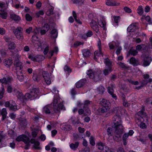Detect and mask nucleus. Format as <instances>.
Returning <instances> with one entry per match:
<instances>
[{
    "label": "nucleus",
    "mask_w": 152,
    "mask_h": 152,
    "mask_svg": "<svg viewBox=\"0 0 152 152\" xmlns=\"http://www.w3.org/2000/svg\"><path fill=\"white\" fill-rule=\"evenodd\" d=\"M114 125L113 128L114 129L113 131V138L118 142L121 138V135L124 132V128L122 124V121L119 115H115L113 118Z\"/></svg>",
    "instance_id": "1"
},
{
    "label": "nucleus",
    "mask_w": 152,
    "mask_h": 152,
    "mask_svg": "<svg viewBox=\"0 0 152 152\" xmlns=\"http://www.w3.org/2000/svg\"><path fill=\"white\" fill-rule=\"evenodd\" d=\"M23 29L21 27H18L16 28L13 29V32L16 38L20 41H22L24 39L23 34L22 31Z\"/></svg>",
    "instance_id": "2"
},
{
    "label": "nucleus",
    "mask_w": 152,
    "mask_h": 152,
    "mask_svg": "<svg viewBox=\"0 0 152 152\" xmlns=\"http://www.w3.org/2000/svg\"><path fill=\"white\" fill-rule=\"evenodd\" d=\"M43 111L46 114H54L55 113H58V110L56 109V106L54 105L53 107L52 105H48L43 108Z\"/></svg>",
    "instance_id": "3"
},
{
    "label": "nucleus",
    "mask_w": 152,
    "mask_h": 152,
    "mask_svg": "<svg viewBox=\"0 0 152 152\" xmlns=\"http://www.w3.org/2000/svg\"><path fill=\"white\" fill-rule=\"evenodd\" d=\"M96 145L98 149L102 152H113L111 149H109L107 146L105 145L101 142L97 143Z\"/></svg>",
    "instance_id": "4"
},
{
    "label": "nucleus",
    "mask_w": 152,
    "mask_h": 152,
    "mask_svg": "<svg viewBox=\"0 0 152 152\" xmlns=\"http://www.w3.org/2000/svg\"><path fill=\"white\" fill-rule=\"evenodd\" d=\"M59 99L58 98L55 99L53 102V107H54V105L56 106V108L58 110V112H59L60 110L63 109L64 105L62 103H59Z\"/></svg>",
    "instance_id": "5"
},
{
    "label": "nucleus",
    "mask_w": 152,
    "mask_h": 152,
    "mask_svg": "<svg viewBox=\"0 0 152 152\" xmlns=\"http://www.w3.org/2000/svg\"><path fill=\"white\" fill-rule=\"evenodd\" d=\"M42 76L46 83L48 85L50 84L51 80L48 73L46 71H43L42 73Z\"/></svg>",
    "instance_id": "6"
},
{
    "label": "nucleus",
    "mask_w": 152,
    "mask_h": 152,
    "mask_svg": "<svg viewBox=\"0 0 152 152\" xmlns=\"http://www.w3.org/2000/svg\"><path fill=\"white\" fill-rule=\"evenodd\" d=\"M91 28L96 33L99 31V27L96 21L94 20H92L90 23Z\"/></svg>",
    "instance_id": "7"
},
{
    "label": "nucleus",
    "mask_w": 152,
    "mask_h": 152,
    "mask_svg": "<svg viewBox=\"0 0 152 152\" xmlns=\"http://www.w3.org/2000/svg\"><path fill=\"white\" fill-rule=\"evenodd\" d=\"M29 138L25 135H22L19 136L16 138L18 141H23L24 142H27Z\"/></svg>",
    "instance_id": "8"
},
{
    "label": "nucleus",
    "mask_w": 152,
    "mask_h": 152,
    "mask_svg": "<svg viewBox=\"0 0 152 152\" xmlns=\"http://www.w3.org/2000/svg\"><path fill=\"white\" fill-rule=\"evenodd\" d=\"M39 92V90L37 88H33L31 90L30 93L31 94V93H32L33 95V96L31 95L33 99H34L37 97Z\"/></svg>",
    "instance_id": "9"
},
{
    "label": "nucleus",
    "mask_w": 152,
    "mask_h": 152,
    "mask_svg": "<svg viewBox=\"0 0 152 152\" xmlns=\"http://www.w3.org/2000/svg\"><path fill=\"white\" fill-rule=\"evenodd\" d=\"M136 24V23H133L130 25L127 28V31L129 32H133L138 29Z\"/></svg>",
    "instance_id": "10"
},
{
    "label": "nucleus",
    "mask_w": 152,
    "mask_h": 152,
    "mask_svg": "<svg viewBox=\"0 0 152 152\" xmlns=\"http://www.w3.org/2000/svg\"><path fill=\"white\" fill-rule=\"evenodd\" d=\"M106 4L108 6H115L119 5L120 3L115 1H112L110 0H107L106 1Z\"/></svg>",
    "instance_id": "11"
},
{
    "label": "nucleus",
    "mask_w": 152,
    "mask_h": 152,
    "mask_svg": "<svg viewBox=\"0 0 152 152\" xmlns=\"http://www.w3.org/2000/svg\"><path fill=\"white\" fill-rule=\"evenodd\" d=\"M130 63L134 66H137L140 64L139 60L136 59L135 58L132 57L130 59Z\"/></svg>",
    "instance_id": "12"
},
{
    "label": "nucleus",
    "mask_w": 152,
    "mask_h": 152,
    "mask_svg": "<svg viewBox=\"0 0 152 152\" xmlns=\"http://www.w3.org/2000/svg\"><path fill=\"white\" fill-rule=\"evenodd\" d=\"M91 102V101L88 100L85 101L84 102L83 107V109L84 110L86 111L87 113L88 114H90L91 112L90 110L88 108V104H90Z\"/></svg>",
    "instance_id": "13"
},
{
    "label": "nucleus",
    "mask_w": 152,
    "mask_h": 152,
    "mask_svg": "<svg viewBox=\"0 0 152 152\" xmlns=\"http://www.w3.org/2000/svg\"><path fill=\"white\" fill-rule=\"evenodd\" d=\"M16 95L18 99H19L22 102H24V96H23L21 92L17 91L16 92Z\"/></svg>",
    "instance_id": "14"
},
{
    "label": "nucleus",
    "mask_w": 152,
    "mask_h": 152,
    "mask_svg": "<svg viewBox=\"0 0 152 152\" xmlns=\"http://www.w3.org/2000/svg\"><path fill=\"white\" fill-rule=\"evenodd\" d=\"M10 17L11 18L16 22H18L20 20V18L19 16L13 13L10 14Z\"/></svg>",
    "instance_id": "15"
},
{
    "label": "nucleus",
    "mask_w": 152,
    "mask_h": 152,
    "mask_svg": "<svg viewBox=\"0 0 152 152\" xmlns=\"http://www.w3.org/2000/svg\"><path fill=\"white\" fill-rule=\"evenodd\" d=\"M100 104L102 106L110 107V103L109 102L105 99H103L100 101Z\"/></svg>",
    "instance_id": "16"
},
{
    "label": "nucleus",
    "mask_w": 152,
    "mask_h": 152,
    "mask_svg": "<svg viewBox=\"0 0 152 152\" xmlns=\"http://www.w3.org/2000/svg\"><path fill=\"white\" fill-rule=\"evenodd\" d=\"M152 61V59L151 57H147L144 59V61L143 62V65L144 66H148L151 62Z\"/></svg>",
    "instance_id": "17"
},
{
    "label": "nucleus",
    "mask_w": 152,
    "mask_h": 152,
    "mask_svg": "<svg viewBox=\"0 0 152 152\" xmlns=\"http://www.w3.org/2000/svg\"><path fill=\"white\" fill-rule=\"evenodd\" d=\"M109 107H104L102 106L98 109V111L100 113H104L107 112L109 110Z\"/></svg>",
    "instance_id": "18"
},
{
    "label": "nucleus",
    "mask_w": 152,
    "mask_h": 152,
    "mask_svg": "<svg viewBox=\"0 0 152 152\" xmlns=\"http://www.w3.org/2000/svg\"><path fill=\"white\" fill-rule=\"evenodd\" d=\"M137 114L138 116H140L141 117V119L140 120L141 121H143L141 119H143V118H145L146 120H147V117H146V114L144 112V110H141V111L138 112L137 113Z\"/></svg>",
    "instance_id": "19"
},
{
    "label": "nucleus",
    "mask_w": 152,
    "mask_h": 152,
    "mask_svg": "<svg viewBox=\"0 0 152 152\" xmlns=\"http://www.w3.org/2000/svg\"><path fill=\"white\" fill-rule=\"evenodd\" d=\"M85 83V80L81 79L76 83V87L77 88L82 87L84 85Z\"/></svg>",
    "instance_id": "20"
},
{
    "label": "nucleus",
    "mask_w": 152,
    "mask_h": 152,
    "mask_svg": "<svg viewBox=\"0 0 152 152\" xmlns=\"http://www.w3.org/2000/svg\"><path fill=\"white\" fill-rule=\"evenodd\" d=\"M107 88L108 92L111 94L113 98L116 99H117V96L113 94L114 90L113 88L110 87H108Z\"/></svg>",
    "instance_id": "21"
},
{
    "label": "nucleus",
    "mask_w": 152,
    "mask_h": 152,
    "mask_svg": "<svg viewBox=\"0 0 152 152\" xmlns=\"http://www.w3.org/2000/svg\"><path fill=\"white\" fill-rule=\"evenodd\" d=\"M7 114V112L6 109L5 108L2 109L1 113V115L2 116L3 121H4L6 118Z\"/></svg>",
    "instance_id": "22"
},
{
    "label": "nucleus",
    "mask_w": 152,
    "mask_h": 152,
    "mask_svg": "<svg viewBox=\"0 0 152 152\" xmlns=\"http://www.w3.org/2000/svg\"><path fill=\"white\" fill-rule=\"evenodd\" d=\"M79 145V142H77L75 144L72 143L70 145V148L74 150H76Z\"/></svg>",
    "instance_id": "23"
},
{
    "label": "nucleus",
    "mask_w": 152,
    "mask_h": 152,
    "mask_svg": "<svg viewBox=\"0 0 152 152\" xmlns=\"http://www.w3.org/2000/svg\"><path fill=\"white\" fill-rule=\"evenodd\" d=\"M7 15V13L4 10H0V17L2 18L6 19Z\"/></svg>",
    "instance_id": "24"
},
{
    "label": "nucleus",
    "mask_w": 152,
    "mask_h": 152,
    "mask_svg": "<svg viewBox=\"0 0 152 152\" xmlns=\"http://www.w3.org/2000/svg\"><path fill=\"white\" fill-rule=\"evenodd\" d=\"M112 70L111 67H107L103 71V73L105 75H108Z\"/></svg>",
    "instance_id": "25"
},
{
    "label": "nucleus",
    "mask_w": 152,
    "mask_h": 152,
    "mask_svg": "<svg viewBox=\"0 0 152 152\" xmlns=\"http://www.w3.org/2000/svg\"><path fill=\"white\" fill-rule=\"evenodd\" d=\"M51 37L54 38H56L58 36V32L56 29H53L51 32Z\"/></svg>",
    "instance_id": "26"
},
{
    "label": "nucleus",
    "mask_w": 152,
    "mask_h": 152,
    "mask_svg": "<svg viewBox=\"0 0 152 152\" xmlns=\"http://www.w3.org/2000/svg\"><path fill=\"white\" fill-rule=\"evenodd\" d=\"M83 55L85 57H88L89 56L90 53L89 50L88 49H85L82 50Z\"/></svg>",
    "instance_id": "27"
},
{
    "label": "nucleus",
    "mask_w": 152,
    "mask_h": 152,
    "mask_svg": "<svg viewBox=\"0 0 152 152\" xmlns=\"http://www.w3.org/2000/svg\"><path fill=\"white\" fill-rule=\"evenodd\" d=\"M99 74V72H95V75L93 79L96 82L100 80Z\"/></svg>",
    "instance_id": "28"
},
{
    "label": "nucleus",
    "mask_w": 152,
    "mask_h": 152,
    "mask_svg": "<svg viewBox=\"0 0 152 152\" xmlns=\"http://www.w3.org/2000/svg\"><path fill=\"white\" fill-rule=\"evenodd\" d=\"M9 108L10 110L15 111L17 110V106L15 105L14 102L13 101H12V103L11 104V105L9 107Z\"/></svg>",
    "instance_id": "29"
},
{
    "label": "nucleus",
    "mask_w": 152,
    "mask_h": 152,
    "mask_svg": "<svg viewBox=\"0 0 152 152\" xmlns=\"http://www.w3.org/2000/svg\"><path fill=\"white\" fill-rule=\"evenodd\" d=\"M98 93L100 94H102L105 91L104 88L102 86H100L97 89Z\"/></svg>",
    "instance_id": "30"
},
{
    "label": "nucleus",
    "mask_w": 152,
    "mask_h": 152,
    "mask_svg": "<svg viewBox=\"0 0 152 152\" xmlns=\"http://www.w3.org/2000/svg\"><path fill=\"white\" fill-rule=\"evenodd\" d=\"M121 107H116L114 109V112L116 113V115H119L121 112Z\"/></svg>",
    "instance_id": "31"
},
{
    "label": "nucleus",
    "mask_w": 152,
    "mask_h": 152,
    "mask_svg": "<svg viewBox=\"0 0 152 152\" xmlns=\"http://www.w3.org/2000/svg\"><path fill=\"white\" fill-rule=\"evenodd\" d=\"M17 75L18 79L20 81L22 82L23 80L24 77L22 73L19 72H17Z\"/></svg>",
    "instance_id": "32"
},
{
    "label": "nucleus",
    "mask_w": 152,
    "mask_h": 152,
    "mask_svg": "<svg viewBox=\"0 0 152 152\" xmlns=\"http://www.w3.org/2000/svg\"><path fill=\"white\" fill-rule=\"evenodd\" d=\"M15 44L13 42H11L8 45V48L10 50H13L15 48Z\"/></svg>",
    "instance_id": "33"
},
{
    "label": "nucleus",
    "mask_w": 152,
    "mask_h": 152,
    "mask_svg": "<svg viewBox=\"0 0 152 152\" xmlns=\"http://www.w3.org/2000/svg\"><path fill=\"white\" fill-rule=\"evenodd\" d=\"M4 63L5 66H10L12 63V60L8 59L7 60H4Z\"/></svg>",
    "instance_id": "34"
},
{
    "label": "nucleus",
    "mask_w": 152,
    "mask_h": 152,
    "mask_svg": "<svg viewBox=\"0 0 152 152\" xmlns=\"http://www.w3.org/2000/svg\"><path fill=\"white\" fill-rule=\"evenodd\" d=\"M41 77L36 74L34 75L33 77V80L35 81H39L41 79Z\"/></svg>",
    "instance_id": "35"
},
{
    "label": "nucleus",
    "mask_w": 152,
    "mask_h": 152,
    "mask_svg": "<svg viewBox=\"0 0 152 152\" xmlns=\"http://www.w3.org/2000/svg\"><path fill=\"white\" fill-rule=\"evenodd\" d=\"M126 82H129L132 85H138L139 83L137 81H134L132 80L131 79H127L126 80Z\"/></svg>",
    "instance_id": "36"
},
{
    "label": "nucleus",
    "mask_w": 152,
    "mask_h": 152,
    "mask_svg": "<svg viewBox=\"0 0 152 152\" xmlns=\"http://www.w3.org/2000/svg\"><path fill=\"white\" fill-rule=\"evenodd\" d=\"M31 95L33 96L32 93L30 94V93H27L24 96V100L29 99H33Z\"/></svg>",
    "instance_id": "37"
},
{
    "label": "nucleus",
    "mask_w": 152,
    "mask_h": 152,
    "mask_svg": "<svg viewBox=\"0 0 152 152\" xmlns=\"http://www.w3.org/2000/svg\"><path fill=\"white\" fill-rule=\"evenodd\" d=\"M39 145L40 143L39 142L37 141H36V142L34 143L33 147L36 149H40L41 148L40 147H39Z\"/></svg>",
    "instance_id": "38"
},
{
    "label": "nucleus",
    "mask_w": 152,
    "mask_h": 152,
    "mask_svg": "<svg viewBox=\"0 0 152 152\" xmlns=\"http://www.w3.org/2000/svg\"><path fill=\"white\" fill-rule=\"evenodd\" d=\"M129 53L133 56H136L138 53V51L135 49H131L129 51Z\"/></svg>",
    "instance_id": "39"
},
{
    "label": "nucleus",
    "mask_w": 152,
    "mask_h": 152,
    "mask_svg": "<svg viewBox=\"0 0 152 152\" xmlns=\"http://www.w3.org/2000/svg\"><path fill=\"white\" fill-rule=\"evenodd\" d=\"M44 57L41 55H39L36 56V61L39 62L42 61L44 59Z\"/></svg>",
    "instance_id": "40"
},
{
    "label": "nucleus",
    "mask_w": 152,
    "mask_h": 152,
    "mask_svg": "<svg viewBox=\"0 0 152 152\" xmlns=\"http://www.w3.org/2000/svg\"><path fill=\"white\" fill-rule=\"evenodd\" d=\"M88 76L90 78L94 79V76L95 75V72H93L92 70H90L88 71Z\"/></svg>",
    "instance_id": "41"
},
{
    "label": "nucleus",
    "mask_w": 152,
    "mask_h": 152,
    "mask_svg": "<svg viewBox=\"0 0 152 152\" xmlns=\"http://www.w3.org/2000/svg\"><path fill=\"white\" fill-rule=\"evenodd\" d=\"M123 105L125 107H128L129 106V104L127 100L125 99L124 97L122 99Z\"/></svg>",
    "instance_id": "42"
},
{
    "label": "nucleus",
    "mask_w": 152,
    "mask_h": 152,
    "mask_svg": "<svg viewBox=\"0 0 152 152\" xmlns=\"http://www.w3.org/2000/svg\"><path fill=\"white\" fill-rule=\"evenodd\" d=\"M104 63L107 66H112V62L110 61L108 58L105 59Z\"/></svg>",
    "instance_id": "43"
},
{
    "label": "nucleus",
    "mask_w": 152,
    "mask_h": 152,
    "mask_svg": "<svg viewBox=\"0 0 152 152\" xmlns=\"http://www.w3.org/2000/svg\"><path fill=\"white\" fill-rule=\"evenodd\" d=\"M94 55H95L96 56H100V55H102V56H103V54H102V50H99V51H96L94 52Z\"/></svg>",
    "instance_id": "44"
},
{
    "label": "nucleus",
    "mask_w": 152,
    "mask_h": 152,
    "mask_svg": "<svg viewBox=\"0 0 152 152\" xmlns=\"http://www.w3.org/2000/svg\"><path fill=\"white\" fill-rule=\"evenodd\" d=\"M20 124L21 126L24 127L26 125V119L20 121Z\"/></svg>",
    "instance_id": "45"
},
{
    "label": "nucleus",
    "mask_w": 152,
    "mask_h": 152,
    "mask_svg": "<svg viewBox=\"0 0 152 152\" xmlns=\"http://www.w3.org/2000/svg\"><path fill=\"white\" fill-rule=\"evenodd\" d=\"M8 7V6H6V4L5 3L2 1H0V7L1 8H3L6 9Z\"/></svg>",
    "instance_id": "46"
},
{
    "label": "nucleus",
    "mask_w": 152,
    "mask_h": 152,
    "mask_svg": "<svg viewBox=\"0 0 152 152\" xmlns=\"http://www.w3.org/2000/svg\"><path fill=\"white\" fill-rule=\"evenodd\" d=\"M98 24L101 27H104L106 25L105 22L104 21H102L101 20L98 21Z\"/></svg>",
    "instance_id": "47"
},
{
    "label": "nucleus",
    "mask_w": 152,
    "mask_h": 152,
    "mask_svg": "<svg viewBox=\"0 0 152 152\" xmlns=\"http://www.w3.org/2000/svg\"><path fill=\"white\" fill-rule=\"evenodd\" d=\"M50 26L48 24H45L42 27V28L45 30L46 31H48L49 29Z\"/></svg>",
    "instance_id": "48"
},
{
    "label": "nucleus",
    "mask_w": 152,
    "mask_h": 152,
    "mask_svg": "<svg viewBox=\"0 0 152 152\" xmlns=\"http://www.w3.org/2000/svg\"><path fill=\"white\" fill-rule=\"evenodd\" d=\"M107 134L109 136L112 135V130L111 128L108 127L107 129Z\"/></svg>",
    "instance_id": "49"
},
{
    "label": "nucleus",
    "mask_w": 152,
    "mask_h": 152,
    "mask_svg": "<svg viewBox=\"0 0 152 152\" xmlns=\"http://www.w3.org/2000/svg\"><path fill=\"white\" fill-rule=\"evenodd\" d=\"M53 9L51 8L48 10L46 12V14L48 15H50L53 14Z\"/></svg>",
    "instance_id": "50"
},
{
    "label": "nucleus",
    "mask_w": 152,
    "mask_h": 152,
    "mask_svg": "<svg viewBox=\"0 0 152 152\" xmlns=\"http://www.w3.org/2000/svg\"><path fill=\"white\" fill-rule=\"evenodd\" d=\"M138 12L139 15H141L142 14L143 12L142 7L141 6L139 7L138 8Z\"/></svg>",
    "instance_id": "51"
},
{
    "label": "nucleus",
    "mask_w": 152,
    "mask_h": 152,
    "mask_svg": "<svg viewBox=\"0 0 152 152\" xmlns=\"http://www.w3.org/2000/svg\"><path fill=\"white\" fill-rule=\"evenodd\" d=\"M4 89L3 86L1 88V90L0 92V99H1L3 97L4 94Z\"/></svg>",
    "instance_id": "52"
},
{
    "label": "nucleus",
    "mask_w": 152,
    "mask_h": 152,
    "mask_svg": "<svg viewBox=\"0 0 152 152\" xmlns=\"http://www.w3.org/2000/svg\"><path fill=\"white\" fill-rule=\"evenodd\" d=\"M90 143L92 146H94L95 144V141L94 140V138L92 136H91L90 138Z\"/></svg>",
    "instance_id": "53"
},
{
    "label": "nucleus",
    "mask_w": 152,
    "mask_h": 152,
    "mask_svg": "<svg viewBox=\"0 0 152 152\" xmlns=\"http://www.w3.org/2000/svg\"><path fill=\"white\" fill-rule=\"evenodd\" d=\"M120 17L119 16H113V19H114L115 22L117 24L116 25H118V20L119 19Z\"/></svg>",
    "instance_id": "54"
},
{
    "label": "nucleus",
    "mask_w": 152,
    "mask_h": 152,
    "mask_svg": "<svg viewBox=\"0 0 152 152\" xmlns=\"http://www.w3.org/2000/svg\"><path fill=\"white\" fill-rule=\"evenodd\" d=\"M26 18L27 20L28 21H31L32 20V17L29 14H27L26 15Z\"/></svg>",
    "instance_id": "55"
},
{
    "label": "nucleus",
    "mask_w": 152,
    "mask_h": 152,
    "mask_svg": "<svg viewBox=\"0 0 152 152\" xmlns=\"http://www.w3.org/2000/svg\"><path fill=\"white\" fill-rule=\"evenodd\" d=\"M28 58H31V59L33 61H36V56H34L32 55H30L28 56Z\"/></svg>",
    "instance_id": "56"
},
{
    "label": "nucleus",
    "mask_w": 152,
    "mask_h": 152,
    "mask_svg": "<svg viewBox=\"0 0 152 152\" xmlns=\"http://www.w3.org/2000/svg\"><path fill=\"white\" fill-rule=\"evenodd\" d=\"M124 9V10L126 12H127L128 13H130L132 12L131 9L127 7H125Z\"/></svg>",
    "instance_id": "57"
},
{
    "label": "nucleus",
    "mask_w": 152,
    "mask_h": 152,
    "mask_svg": "<svg viewBox=\"0 0 152 152\" xmlns=\"http://www.w3.org/2000/svg\"><path fill=\"white\" fill-rule=\"evenodd\" d=\"M44 14V12L42 10H40L39 12L37 13L36 14V16L39 17L40 15H43Z\"/></svg>",
    "instance_id": "58"
},
{
    "label": "nucleus",
    "mask_w": 152,
    "mask_h": 152,
    "mask_svg": "<svg viewBox=\"0 0 152 152\" xmlns=\"http://www.w3.org/2000/svg\"><path fill=\"white\" fill-rule=\"evenodd\" d=\"M14 64L16 66H21L22 65V63L18 61H15Z\"/></svg>",
    "instance_id": "59"
},
{
    "label": "nucleus",
    "mask_w": 152,
    "mask_h": 152,
    "mask_svg": "<svg viewBox=\"0 0 152 152\" xmlns=\"http://www.w3.org/2000/svg\"><path fill=\"white\" fill-rule=\"evenodd\" d=\"M25 144H26V145L25 146V148L26 149H28L29 147L30 146V145L29 143V139H28V141L27 142H24Z\"/></svg>",
    "instance_id": "60"
},
{
    "label": "nucleus",
    "mask_w": 152,
    "mask_h": 152,
    "mask_svg": "<svg viewBox=\"0 0 152 152\" xmlns=\"http://www.w3.org/2000/svg\"><path fill=\"white\" fill-rule=\"evenodd\" d=\"M5 135L3 133V132H0V142H1V140L4 139Z\"/></svg>",
    "instance_id": "61"
},
{
    "label": "nucleus",
    "mask_w": 152,
    "mask_h": 152,
    "mask_svg": "<svg viewBox=\"0 0 152 152\" xmlns=\"http://www.w3.org/2000/svg\"><path fill=\"white\" fill-rule=\"evenodd\" d=\"M40 30V28H36L35 29H34V31L36 34H38L39 33Z\"/></svg>",
    "instance_id": "62"
},
{
    "label": "nucleus",
    "mask_w": 152,
    "mask_h": 152,
    "mask_svg": "<svg viewBox=\"0 0 152 152\" xmlns=\"http://www.w3.org/2000/svg\"><path fill=\"white\" fill-rule=\"evenodd\" d=\"M6 78L4 77L2 79H0V83H5L7 84Z\"/></svg>",
    "instance_id": "63"
},
{
    "label": "nucleus",
    "mask_w": 152,
    "mask_h": 152,
    "mask_svg": "<svg viewBox=\"0 0 152 152\" xmlns=\"http://www.w3.org/2000/svg\"><path fill=\"white\" fill-rule=\"evenodd\" d=\"M145 19L148 22H149V23H151L152 22L151 20V18L149 16H147L145 18Z\"/></svg>",
    "instance_id": "64"
}]
</instances>
